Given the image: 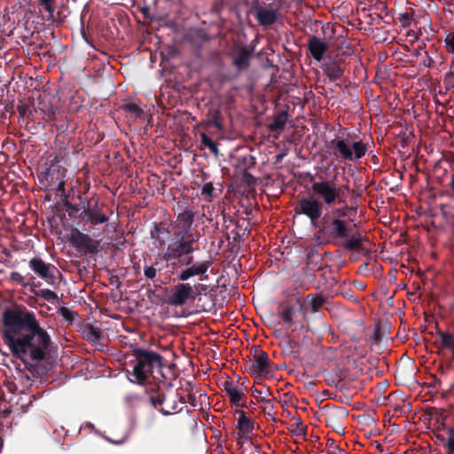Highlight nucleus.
I'll list each match as a JSON object with an SVG mask.
<instances>
[{
    "label": "nucleus",
    "mask_w": 454,
    "mask_h": 454,
    "mask_svg": "<svg viewBox=\"0 0 454 454\" xmlns=\"http://www.w3.org/2000/svg\"><path fill=\"white\" fill-rule=\"evenodd\" d=\"M320 181L312 182L311 190L313 194L321 201L323 205L333 206L334 204H342L346 202L347 194L342 192L341 187L331 181L320 177Z\"/></svg>",
    "instance_id": "6"
},
{
    "label": "nucleus",
    "mask_w": 454,
    "mask_h": 454,
    "mask_svg": "<svg viewBox=\"0 0 454 454\" xmlns=\"http://www.w3.org/2000/svg\"><path fill=\"white\" fill-rule=\"evenodd\" d=\"M195 212L190 207H186L179 213L176 221V230L164 253L161 260L168 262L178 261L181 265H189L192 262V253L196 250V239L192 232Z\"/></svg>",
    "instance_id": "2"
},
{
    "label": "nucleus",
    "mask_w": 454,
    "mask_h": 454,
    "mask_svg": "<svg viewBox=\"0 0 454 454\" xmlns=\"http://www.w3.org/2000/svg\"><path fill=\"white\" fill-rule=\"evenodd\" d=\"M249 160L251 162V165H254L255 162H254V159L253 157L250 156L249 158Z\"/></svg>",
    "instance_id": "64"
},
{
    "label": "nucleus",
    "mask_w": 454,
    "mask_h": 454,
    "mask_svg": "<svg viewBox=\"0 0 454 454\" xmlns=\"http://www.w3.org/2000/svg\"><path fill=\"white\" fill-rule=\"evenodd\" d=\"M408 36H411V37H413V41H417L419 40V36L418 34H416L415 32L413 31H409L408 32Z\"/></svg>",
    "instance_id": "55"
},
{
    "label": "nucleus",
    "mask_w": 454,
    "mask_h": 454,
    "mask_svg": "<svg viewBox=\"0 0 454 454\" xmlns=\"http://www.w3.org/2000/svg\"><path fill=\"white\" fill-rule=\"evenodd\" d=\"M64 171H61L60 166L55 164L54 160H51L50 167L38 175V179L41 183L45 181L48 187L54 189L59 196H62L65 195L66 192Z\"/></svg>",
    "instance_id": "9"
},
{
    "label": "nucleus",
    "mask_w": 454,
    "mask_h": 454,
    "mask_svg": "<svg viewBox=\"0 0 454 454\" xmlns=\"http://www.w3.org/2000/svg\"><path fill=\"white\" fill-rule=\"evenodd\" d=\"M35 277L31 275L29 277V280H31L30 284V292L34 294L35 296L43 298V300L53 302L54 301L58 300V295L55 292L50 290V289H38L40 286V283L35 282Z\"/></svg>",
    "instance_id": "25"
},
{
    "label": "nucleus",
    "mask_w": 454,
    "mask_h": 454,
    "mask_svg": "<svg viewBox=\"0 0 454 454\" xmlns=\"http://www.w3.org/2000/svg\"><path fill=\"white\" fill-rule=\"evenodd\" d=\"M358 253L363 254L364 255L370 256L371 250L364 247V250L359 251Z\"/></svg>",
    "instance_id": "56"
},
{
    "label": "nucleus",
    "mask_w": 454,
    "mask_h": 454,
    "mask_svg": "<svg viewBox=\"0 0 454 454\" xmlns=\"http://www.w3.org/2000/svg\"><path fill=\"white\" fill-rule=\"evenodd\" d=\"M251 58L252 51L248 50L246 46H242L235 55L232 64L238 71L241 72L249 67Z\"/></svg>",
    "instance_id": "23"
},
{
    "label": "nucleus",
    "mask_w": 454,
    "mask_h": 454,
    "mask_svg": "<svg viewBox=\"0 0 454 454\" xmlns=\"http://www.w3.org/2000/svg\"><path fill=\"white\" fill-rule=\"evenodd\" d=\"M302 309L303 304L300 299H296L294 304L283 302L278 308V316L284 323V336L279 346L285 353L294 355V357L301 354L299 331L304 329V324L298 320V317L302 313Z\"/></svg>",
    "instance_id": "3"
},
{
    "label": "nucleus",
    "mask_w": 454,
    "mask_h": 454,
    "mask_svg": "<svg viewBox=\"0 0 454 454\" xmlns=\"http://www.w3.org/2000/svg\"><path fill=\"white\" fill-rule=\"evenodd\" d=\"M308 259L311 262L317 263L322 260L321 254L314 248L310 249L308 253Z\"/></svg>",
    "instance_id": "49"
},
{
    "label": "nucleus",
    "mask_w": 454,
    "mask_h": 454,
    "mask_svg": "<svg viewBox=\"0 0 454 454\" xmlns=\"http://www.w3.org/2000/svg\"><path fill=\"white\" fill-rule=\"evenodd\" d=\"M79 218L83 225L97 226L108 222V215L103 211V207H98V200L92 204V199L83 206Z\"/></svg>",
    "instance_id": "12"
},
{
    "label": "nucleus",
    "mask_w": 454,
    "mask_h": 454,
    "mask_svg": "<svg viewBox=\"0 0 454 454\" xmlns=\"http://www.w3.org/2000/svg\"><path fill=\"white\" fill-rule=\"evenodd\" d=\"M199 36L201 39V42H207L209 40V36L206 33H200Z\"/></svg>",
    "instance_id": "53"
},
{
    "label": "nucleus",
    "mask_w": 454,
    "mask_h": 454,
    "mask_svg": "<svg viewBox=\"0 0 454 454\" xmlns=\"http://www.w3.org/2000/svg\"><path fill=\"white\" fill-rule=\"evenodd\" d=\"M260 403H264L262 406V411L264 414L272 419V420L276 421L275 411H274V403L272 400L266 398L265 396L262 397Z\"/></svg>",
    "instance_id": "34"
},
{
    "label": "nucleus",
    "mask_w": 454,
    "mask_h": 454,
    "mask_svg": "<svg viewBox=\"0 0 454 454\" xmlns=\"http://www.w3.org/2000/svg\"><path fill=\"white\" fill-rule=\"evenodd\" d=\"M447 440L444 443V450L447 454H454V428L449 427L447 429Z\"/></svg>",
    "instance_id": "38"
},
{
    "label": "nucleus",
    "mask_w": 454,
    "mask_h": 454,
    "mask_svg": "<svg viewBox=\"0 0 454 454\" xmlns=\"http://www.w3.org/2000/svg\"><path fill=\"white\" fill-rule=\"evenodd\" d=\"M57 129H58L59 130H60L61 132H64V131H65V129H64V126H63V125H61V126H57Z\"/></svg>",
    "instance_id": "62"
},
{
    "label": "nucleus",
    "mask_w": 454,
    "mask_h": 454,
    "mask_svg": "<svg viewBox=\"0 0 454 454\" xmlns=\"http://www.w3.org/2000/svg\"><path fill=\"white\" fill-rule=\"evenodd\" d=\"M355 326H359L363 329V322L360 320H347L343 323V330L345 332L351 330Z\"/></svg>",
    "instance_id": "47"
},
{
    "label": "nucleus",
    "mask_w": 454,
    "mask_h": 454,
    "mask_svg": "<svg viewBox=\"0 0 454 454\" xmlns=\"http://www.w3.org/2000/svg\"><path fill=\"white\" fill-rule=\"evenodd\" d=\"M55 3L56 0H39V5L43 6L51 16H52L55 12Z\"/></svg>",
    "instance_id": "42"
},
{
    "label": "nucleus",
    "mask_w": 454,
    "mask_h": 454,
    "mask_svg": "<svg viewBox=\"0 0 454 454\" xmlns=\"http://www.w3.org/2000/svg\"><path fill=\"white\" fill-rule=\"evenodd\" d=\"M193 287L188 283H178L168 296L167 303L171 306H183L189 299H194Z\"/></svg>",
    "instance_id": "14"
},
{
    "label": "nucleus",
    "mask_w": 454,
    "mask_h": 454,
    "mask_svg": "<svg viewBox=\"0 0 454 454\" xmlns=\"http://www.w3.org/2000/svg\"><path fill=\"white\" fill-rule=\"evenodd\" d=\"M307 45L310 56L317 61L323 60L329 48L327 43L316 35H310L309 37Z\"/></svg>",
    "instance_id": "20"
},
{
    "label": "nucleus",
    "mask_w": 454,
    "mask_h": 454,
    "mask_svg": "<svg viewBox=\"0 0 454 454\" xmlns=\"http://www.w3.org/2000/svg\"><path fill=\"white\" fill-rule=\"evenodd\" d=\"M254 18L258 24L263 27H269L272 26L278 20V9L271 7H263L255 2L254 6Z\"/></svg>",
    "instance_id": "18"
},
{
    "label": "nucleus",
    "mask_w": 454,
    "mask_h": 454,
    "mask_svg": "<svg viewBox=\"0 0 454 454\" xmlns=\"http://www.w3.org/2000/svg\"><path fill=\"white\" fill-rule=\"evenodd\" d=\"M451 230H452V236L454 239V215H453V219H452V223H451Z\"/></svg>",
    "instance_id": "60"
},
{
    "label": "nucleus",
    "mask_w": 454,
    "mask_h": 454,
    "mask_svg": "<svg viewBox=\"0 0 454 454\" xmlns=\"http://www.w3.org/2000/svg\"><path fill=\"white\" fill-rule=\"evenodd\" d=\"M151 394L149 395L150 403L159 411L165 416L172 413H176L182 411L179 403H184L185 400L183 395H176L173 400L167 403V408L161 407L162 404L168 401V397L162 391L160 390L159 384L150 387Z\"/></svg>",
    "instance_id": "8"
},
{
    "label": "nucleus",
    "mask_w": 454,
    "mask_h": 454,
    "mask_svg": "<svg viewBox=\"0 0 454 454\" xmlns=\"http://www.w3.org/2000/svg\"><path fill=\"white\" fill-rule=\"evenodd\" d=\"M200 142L204 146L209 148L210 152L215 156L219 154L217 144L208 137L207 134L202 133L200 135Z\"/></svg>",
    "instance_id": "35"
},
{
    "label": "nucleus",
    "mask_w": 454,
    "mask_h": 454,
    "mask_svg": "<svg viewBox=\"0 0 454 454\" xmlns=\"http://www.w3.org/2000/svg\"><path fill=\"white\" fill-rule=\"evenodd\" d=\"M322 70L330 81L334 82L340 79L344 74V68L340 61L329 58L322 64Z\"/></svg>",
    "instance_id": "21"
},
{
    "label": "nucleus",
    "mask_w": 454,
    "mask_h": 454,
    "mask_svg": "<svg viewBox=\"0 0 454 454\" xmlns=\"http://www.w3.org/2000/svg\"><path fill=\"white\" fill-rule=\"evenodd\" d=\"M350 336L351 339H357L358 337L356 336V333H348Z\"/></svg>",
    "instance_id": "59"
},
{
    "label": "nucleus",
    "mask_w": 454,
    "mask_h": 454,
    "mask_svg": "<svg viewBox=\"0 0 454 454\" xmlns=\"http://www.w3.org/2000/svg\"><path fill=\"white\" fill-rule=\"evenodd\" d=\"M343 247L348 251H355L359 252L364 250V241H367V239L359 233H356L353 235L349 234V237L347 239H344Z\"/></svg>",
    "instance_id": "28"
},
{
    "label": "nucleus",
    "mask_w": 454,
    "mask_h": 454,
    "mask_svg": "<svg viewBox=\"0 0 454 454\" xmlns=\"http://www.w3.org/2000/svg\"><path fill=\"white\" fill-rule=\"evenodd\" d=\"M250 391H251L252 396L254 398L257 399L258 402H260L262 397L265 396L267 398V396L270 395L269 388H265L264 390H262V389H258V388L253 387H251Z\"/></svg>",
    "instance_id": "41"
},
{
    "label": "nucleus",
    "mask_w": 454,
    "mask_h": 454,
    "mask_svg": "<svg viewBox=\"0 0 454 454\" xmlns=\"http://www.w3.org/2000/svg\"><path fill=\"white\" fill-rule=\"evenodd\" d=\"M323 209V202H321L314 194L301 199L295 207L297 214L306 215L314 225L322 216Z\"/></svg>",
    "instance_id": "10"
},
{
    "label": "nucleus",
    "mask_w": 454,
    "mask_h": 454,
    "mask_svg": "<svg viewBox=\"0 0 454 454\" xmlns=\"http://www.w3.org/2000/svg\"><path fill=\"white\" fill-rule=\"evenodd\" d=\"M40 112L43 115L42 118L47 122L56 121L59 114V110L51 104H43V106L40 107Z\"/></svg>",
    "instance_id": "31"
},
{
    "label": "nucleus",
    "mask_w": 454,
    "mask_h": 454,
    "mask_svg": "<svg viewBox=\"0 0 454 454\" xmlns=\"http://www.w3.org/2000/svg\"><path fill=\"white\" fill-rule=\"evenodd\" d=\"M28 266L38 278L48 285L55 286V273L59 271L54 264L44 262L39 256H35L28 262Z\"/></svg>",
    "instance_id": "13"
},
{
    "label": "nucleus",
    "mask_w": 454,
    "mask_h": 454,
    "mask_svg": "<svg viewBox=\"0 0 454 454\" xmlns=\"http://www.w3.org/2000/svg\"><path fill=\"white\" fill-rule=\"evenodd\" d=\"M444 43L446 45L447 51L450 54H454V31L450 32L446 35Z\"/></svg>",
    "instance_id": "43"
},
{
    "label": "nucleus",
    "mask_w": 454,
    "mask_h": 454,
    "mask_svg": "<svg viewBox=\"0 0 454 454\" xmlns=\"http://www.w3.org/2000/svg\"><path fill=\"white\" fill-rule=\"evenodd\" d=\"M207 124L209 126L215 127L219 130L223 129V125H222V123L220 121V114H219V112H216V113H215L213 114L212 118L208 121Z\"/></svg>",
    "instance_id": "46"
},
{
    "label": "nucleus",
    "mask_w": 454,
    "mask_h": 454,
    "mask_svg": "<svg viewBox=\"0 0 454 454\" xmlns=\"http://www.w3.org/2000/svg\"><path fill=\"white\" fill-rule=\"evenodd\" d=\"M87 339L92 341L99 340L103 335L99 328L91 325H86Z\"/></svg>",
    "instance_id": "37"
},
{
    "label": "nucleus",
    "mask_w": 454,
    "mask_h": 454,
    "mask_svg": "<svg viewBox=\"0 0 454 454\" xmlns=\"http://www.w3.org/2000/svg\"><path fill=\"white\" fill-rule=\"evenodd\" d=\"M288 118V114L286 111H279L275 116L272 121L268 125V129L272 132H278L280 133L284 130L286 121Z\"/></svg>",
    "instance_id": "29"
},
{
    "label": "nucleus",
    "mask_w": 454,
    "mask_h": 454,
    "mask_svg": "<svg viewBox=\"0 0 454 454\" xmlns=\"http://www.w3.org/2000/svg\"><path fill=\"white\" fill-rule=\"evenodd\" d=\"M241 180L249 186L256 184L255 177L251 173H249L247 169H245L243 171Z\"/></svg>",
    "instance_id": "45"
},
{
    "label": "nucleus",
    "mask_w": 454,
    "mask_h": 454,
    "mask_svg": "<svg viewBox=\"0 0 454 454\" xmlns=\"http://www.w3.org/2000/svg\"><path fill=\"white\" fill-rule=\"evenodd\" d=\"M425 48H426V43L423 42L422 44L419 46L417 52H416V56H419V51L425 50Z\"/></svg>",
    "instance_id": "57"
},
{
    "label": "nucleus",
    "mask_w": 454,
    "mask_h": 454,
    "mask_svg": "<svg viewBox=\"0 0 454 454\" xmlns=\"http://www.w3.org/2000/svg\"><path fill=\"white\" fill-rule=\"evenodd\" d=\"M433 381L430 383V386L438 388L441 387V380L434 375L432 376Z\"/></svg>",
    "instance_id": "51"
},
{
    "label": "nucleus",
    "mask_w": 454,
    "mask_h": 454,
    "mask_svg": "<svg viewBox=\"0 0 454 454\" xmlns=\"http://www.w3.org/2000/svg\"><path fill=\"white\" fill-rule=\"evenodd\" d=\"M70 244L80 253L96 254L100 251V241L75 229L69 237Z\"/></svg>",
    "instance_id": "11"
},
{
    "label": "nucleus",
    "mask_w": 454,
    "mask_h": 454,
    "mask_svg": "<svg viewBox=\"0 0 454 454\" xmlns=\"http://www.w3.org/2000/svg\"><path fill=\"white\" fill-rule=\"evenodd\" d=\"M65 207L68 209V210H72L74 212H78L79 211V207L78 206L76 205H74L68 201L65 202Z\"/></svg>",
    "instance_id": "52"
},
{
    "label": "nucleus",
    "mask_w": 454,
    "mask_h": 454,
    "mask_svg": "<svg viewBox=\"0 0 454 454\" xmlns=\"http://www.w3.org/2000/svg\"><path fill=\"white\" fill-rule=\"evenodd\" d=\"M169 231L160 224H155L150 231L151 238L154 240V245L159 249H164L166 246V238Z\"/></svg>",
    "instance_id": "27"
},
{
    "label": "nucleus",
    "mask_w": 454,
    "mask_h": 454,
    "mask_svg": "<svg viewBox=\"0 0 454 454\" xmlns=\"http://www.w3.org/2000/svg\"><path fill=\"white\" fill-rule=\"evenodd\" d=\"M301 423H302L301 419L300 417H298V418L296 419V424H297V425H301Z\"/></svg>",
    "instance_id": "61"
},
{
    "label": "nucleus",
    "mask_w": 454,
    "mask_h": 454,
    "mask_svg": "<svg viewBox=\"0 0 454 454\" xmlns=\"http://www.w3.org/2000/svg\"><path fill=\"white\" fill-rule=\"evenodd\" d=\"M425 54L426 58L422 62L423 66L426 67H433L434 64V59H432L431 56H429L428 51H425Z\"/></svg>",
    "instance_id": "50"
},
{
    "label": "nucleus",
    "mask_w": 454,
    "mask_h": 454,
    "mask_svg": "<svg viewBox=\"0 0 454 454\" xmlns=\"http://www.w3.org/2000/svg\"><path fill=\"white\" fill-rule=\"evenodd\" d=\"M253 352V364L252 371L260 375H267L270 372V360L268 354L263 351L259 346H254Z\"/></svg>",
    "instance_id": "17"
},
{
    "label": "nucleus",
    "mask_w": 454,
    "mask_h": 454,
    "mask_svg": "<svg viewBox=\"0 0 454 454\" xmlns=\"http://www.w3.org/2000/svg\"><path fill=\"white\" fill-rule=\"evenodd\" d=\"M348 411L342 407L325 406L321 416L327 427L337 430L341 427L342 420L347 418Z\"/></svg>",
    "instance_id": "16"
},
{
    "label": "nucleus",
    "mask_w": 454,
    "mask_h": 454,
    "mask_svg": "<svg viewBox=\"0 0 454 454\" xmlns=\"http://www.w3.org/2000/svg\"><path fill=\"white\" fill-rule=\"evenodd\" d=\"M338 187H341L343 192H345V191H349V184L348 183L342 185H338Z\"/></svg>",
    "instance_id": "58"
},
{
    "label": "nucleus",
    "mask_w": 454,
    "mask_h": 454,
    "mask_svg": "<svg viewBox=\"0 0 454 454\" xmlns=\"http://www.w3.org/2000/svg\"><path fill=\"white\" fill-rule=\"evenodd\" d=\"M135 357V365L131 372L128 371V379L131 383L139 386L150 384V378L153 376L154 370L160 371L163 366V357L159 353L136 347L132 349Z\"/></svg>",
    "instance_id": "4"
},
{
    "label": "nucleus",
    "mask_w": 454,
    "mask_h": 454,
    "mask_svg": "<svg viewBox=\"0 0 454 454\" xmlns=\"http://www.w3.org/2000/svg\"><path fill=\"white\" fill-rule=\"evenodd\" d=\"M343 204V206L333 209L334 218L346 220L348 223H353L357 214V207L346 203Z\"/></svg>",
    "instance_id": "26"
},
{
    "label": "nucleus",
    "mask_w": 454,
    "mask_h": 454,
    "mask_svg": "<svg viewBox=\"0 0 454 454\" xmlns=\"http://www.w3.org/2000/svg\"><path fill=\"white\" fill-rule=\"evenodd\" d=\"M245 223L247 224V226L244 228L242 235L238 231L235 233V235L233 237V240L235 242H240V240L242 239V238H241L242 236H248L250 234L251 229L249 227L250 223H249L248 219L242 218L241 220H239L236 223V225L239 228H243Z\"/></svg>",
    "instance_id": "33"
},
{
    "label": "nucleus",
    "mask_w": 454,
    "mask_h": 454,
    "mask_svg": "<svg viewBox=\"0 0 454 454\" xmlns=\"http://www.w3.org/2000/svg\"><path fill=\"white\" fill-rule=\"evenodd\" d=\"M177 263L182 266L178 262ZM212 263L213 262L211 260L196 262L192 261L189 265H183L185 268L177 274L176 278L179 281H186L192 277L205 275Z\"/></svg>",
    "instance_id": "15"
},
{
    "label": "nucleus",
    "mask_w": 454,
    "mask_h": 454,
    "mask_svg": "<svg viewBox=\"0 0 454 454\" xmlns=\"http://www.w3.org/2000/svg\"><path fill=\"white\" fill-rule=\"evenodd\" d=\"M398 20H399L401 26L403 27L406 28V27H410L412 18L408 12H403L399 15Z\"/></svg>",
    "instance_id": "44"
},
{
    "label": "nucleus",
    "mask_w": 454,
    "mask_h": 454,
    "mask_svg": "<svg viewBox=\"0 0 454 454\" xmlns=\"http://www.w3.org/2000/svg\"><path fill=\"white\" fill-rule=\"evenodd\" d=\"M10 281L16 283L23 287L29 286L30 287V282H26L25 278L18 271L11 272L9 277Z\"/></svg>",
    "instance_id": "40"
},
{
    "label": "nucleus",
    "mask_w": 454,
    "mask_h": 454,
    "mask_svg": "<svg viewBox=\"0 0 454 454\" xmlns=\"http://www.w3.org/2000/svg\"><path fill=\"white\" fill-rule=\"evenodd\" d=\"M323 224L317 231L318 238L325 239L328 243L340 245V241L347 239L349 237L350 228L348 221L333 218L327 223L326 215L323 217Z\"/></svg>",
    "instance_id": "7"
},
{
    "label": "nucleus",
    "mask_w": 454,
    "mask_h": 454,
    "mask_svg": "<svg viewBox=\"0 0 454 454\" xmlns=\"http://www.w3.org/2000/svg\"><path fill=\"white\" fill-rule=\"evenodd\" d=\"M121 109L124 112L132 114L135 119L141 118L144 114V110L132 102L123 104L121 106Z\"/></svg>",
    "instance_id": "32"
},
{
    "label": "nucleus",
    "mask_w": 454,
    "mask_h": 454,
    "mask_svg": "<svg viewBox=\"0 0 454 454\" xmlns=\"http://www.w3.org/2000/svg\"><path fill=\"white\" fill-rule=\"evenodd\" d=\"M305 299L310 306L312 312H317L325 302V298L322 294H309Z\"/></svg>",
    "instance_id": "30"
},
{
    "label": "nucleus",
    "mask_w": 454,
    "mask_h": 454,
    "mask_svg": "<svg viewBox=\"0 0 454 454\" xmlns=\"http://www.w3.org/2000/svg\"><path fill=\"white\" fill-rule=\"evenodd\" d=\"M157 272H158V270L153 265L145 266V268H144L145 277L148 279L153 280V278H155Z\"/></svg>",
    "instance_id": "48"
},
{
    "label": "nucleus",
    "mask_w": 454,
    "mask_h": 454,
    "mask_svg": "<svg viewBox=\"0 0 454 454\" xmlns=\"http://www.w3.org/2000/svg\"><path fill=\"white\" fill-rule=\"evenodd\" d=\"M277 1H278V4L279 6H281L284 4V2H285V0H277Z\"/></svg>",
    "instance_id": "63"
},
{
    "label": "nucleus",
    "mask_w": 454,
    "mask_h": 454,
    "mask_svg": "<svg viewBox=\"0 0 454 454\" xmlns=\"http://www.w3.org/2000/svg\"><path fill=\"white\" fill-rule=\"evenodd\" d=\"M223 391L230 398L231 403L235 406L248 407L247 405V396L243 391L234 385L231 380H225L223 383Z\"/></svg>",
    "instance_id": "19"
},
{
    "label": "nucleus",
    "mask_w": 454,
    "mask_h": 454,
    "mask_svg": "<svg viewBox=\"0 0 454 454\" xmlns=\"http://www.w3.org/2000/svg\"><path fill=\"white\" fill-rule=\"evenodd\" d=\"M239 414L237 428L240 436H247L253 433L254 428V422L252 419L247 416V413L242 410L236 411Z\"/></svg>",
    "instance_id": "24"
},
{
    "label": "nucleus",
    "mask_w": 454,
    "mask_h": 454,
    "mask_svg": "<svg viewBox=\"0 0 454 454\" xmlns=\"http://www.w3.org/2000/svg\"><path fill=\"white\" fill-rule=\"evenodd\" d=\"M215 188L211 182L205 183L201 188V196L206 200L207 201H211L213 198L216 197V195L214 193Z\"/></svg>",
    "instance_id": "36"
},
{
    "label": "nucleus",
    "mask_w": 454,
    "mask_h": 454,
    "mask_svg": "<svg viewBox=\"0 0 454 454\" xmlns=\"http://www.w3.org/2000/svg\"><path fill=\"white\" fill-rule=\"evenodd\" d=\"M435 437L438 441H440L441 442H442V444L444 445V443L446 442V440L447 438L444 437L443 435L440 434H435Z\"/></svg>",
    "instance_id": "54"
},
{
    "label": "nucleus",
    "mask_w": 454,
    "mask_h": 454,
    "mask_svg": "<svg viewBox=\"0 0 454 454\" xmlns=\"http://www.w3.org/2000/svg\"><path fill=\"white\" fill-rule=\"evenodd\" d=\"M58 313L69 324H72L77 314L68 309L67 307H61L59 309Z\"/></svg>",
    "instance_id": "39"
},
{
    "label": "nucleus",
    "mask_w": 454,
    "mask_h": 454,
    "mask_svg": "<svg viewBox=\"0 0 454 454\" xmlns=\"http://www.w3.org/2000/svg\"><path fill=\"white\" fill-rule=\"evenodd\" d=\"M331 153L340 161H356L367 153V146L362 140L354 141L348 134L347 137L337 136L328 143Z\"/></svg>",
    "instance_id": "5"
},
{
    "label": "nucleus",
    "mask_w": 454,
    "mask_h": 454,
    "mask_svg": "<svg viewBox=\"0 0 454 454\" xmlns=\"http://www.w3.org/2000/svg\"><path fill=\"white\" fill-rule=\"evenodd\" d=\"M436 334L438 336L437 348L442 351H449L451 360H454V333L438 330Z\"/></svg>",
    "instance_id": "22"
},
{
    "label": "nucleus",
    "mask_w": 454,
    "mask_h": 454,
    "mask_svg": "<svg viewBox=\"0 0 454 454\" xmlns=\"http://www.w3.org/2000/svg\"><path fill=\"white\" fill-rule=\"evenodd\" d=\"M2 339L12 354L20 359L42 361L51 344V337L41 327L34 312L27 309L6 308L2 315Z\"/></svg>",
    "instance_id": "1"
}]
</instances>
